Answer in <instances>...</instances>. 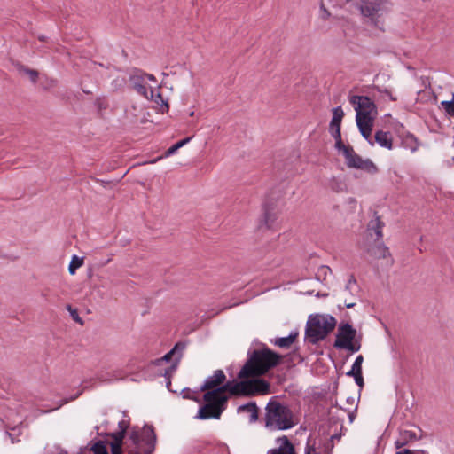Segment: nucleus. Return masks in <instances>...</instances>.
Here are the masks:
<instances>
[{
	"mask_svg": "<svg viewBox=\"0 0 454 454\" xmlns=\"http://www.w3.org/2000/svg\"><path fill=\"white\" fill-rule=\"evenodd\" d=\"M281 356L268 348L255 349L238 373L239 379L261 376L279 364Z\"/></svg>",
	"mask_w": 454,
	"mask_h": 454,
	"instance_id": "f257e3e1",
	"label": "nucleus"
},
{
	"mask_svg": "<svg viewBox=\"0 0 454 454\" xmlns=\"http://www.w3.org/2000/svg\"><path fill=\"white\" fill-rule=\"evenodd\" d=\"M265 427L272 431L287 430L294 427V413L287 405L273 396L265 407Z\"/></svg>",
	"mask_w": 454,
	"mask_h": 454,
	"instance_id": "f03ea898",
	"label": "nucleus"
},
{
	"mask_svg": "<svg viewBox=\"0 0 454 454\" xmlns=\"http://www.w3.org/2000/svg\"><path fill=\"white\" fill-rule=\"evenodd\" d=\"M156 444V434L152 426H145L141 432L133 428L124 442L129 454H153Z\"/></svg>",
	"mask_w": 454,
	"mask_h": 454,
	"instance_id": "7ed1b4c3",
	"label": "nucleus"
},
{
	"mask_svg": "<svg viewBox=\"0 0 454 454\" xmlns=\"http://www.w3.org/2000/svg\"><path fill=\"white\" fill-rule=\"evenodd\" d=\"M203 398L206 403L200 408L195 418L198 419H219L227 406L228 396L225 395V387L222 386L215 390L207 391Z\"/></svg>",
	"mask_w": 454,
	"mask_h": 454,
	"instance_id": "20e7f679",
	"label": "nucleus"
},
{
	"mask_svg": "<svg viewBox=\"0 0 454 454\" xmlns=\"http://www.w3.org/2000/svg\"><path fill=\"white\" fill-rule=\"evenodd\" d=\"M222 386L225 387V392L228 391L232 395L254 396L270 393V384L262 379L228 381Z\"/></svg>",
	"mask_w": 454,
	"mask_h": 454,
	"instance_id": "39448f33",
	"label": "nucleus"
},
{
	"mask_svg": "<svg viewBox=\"0 0 454 454\" xmlns=\"http://www.w3.org/2000/svg\"><path fill=\"white\" fill-rule=\"evenodd\" d=\"M335 148L345 157L348 168L361 169L369 174H376L378 172L377 166L370 159L364 160L356 153L352 146L345 145L341 142L340 145H335Z\"/></svg>",
	"mask_w": 454,
	"mask_h": 454,
	"instance_id": "423d86ee",
	"label": "nucleus"
},
{
	"mask_svg": "<svg viewBox=\"0 0 454 454\" xmlns=\"http://www.w3.org/2000/svg\"><path fill=\"white\" fill-rule=\"evenodd\" d=\"M333 346L352 353L359 351L361 343L356 339V330L348 323H340L338 326Z\"/></svg>",
	"mask_w": 454,
	"mask_h": 454,
	"instance_id": "0eeeda50",
	"label": "nucleus"
},
{
	"mask_svg": "<svg viewBox=\"0 0 454 454\" xmlns=\"http://www.w3.org/2000/svg\"><path fill=\"white\" fill-rule=\"evenodd\" d=\"M359 10L371 24L383 29V23L380 22V17L387 11V0H361Z\"/></svg>",
	"mask_w": 454,
	"mask_h": 454,
	"instance_id": "6e6552de",
	"label": "nucleus"
},
{
	"mask_svg": "<svg viewBox=\"0 0 454 454\" xmlns=\"http://www.w3.org/2000/svg\"><path fill=\"white\" fill-rule=\"evenodd\" d=\"M349 102L354 106L356 114L375 115L377 114L374 102L366 96H351Z\"/></svg>",
	"mask_w": 454,
	"mask_h": 454,
	"instance_id": "1a4fd4ad",
	"label": "nucleus"
},
{
	"mask_svg": "<svg viewBox=\"0 0 454 454\" xmlns=\"http://www.w3.org/2000/svg\"><path fill=\"white\" fill-rule=\"evenodd\" d=\"M305 335L308 341L312 344L323 340L327 336L320 324L314 320V317H310L307 323Z\"/></svg>",
	"mask_w": 454,
	"mask_h": 454,
	"instance_id": "9d476101",
	"label": "nucleus"
},
{
	"mask_svg": "<svg viewBox=\"0 0 454 454\" xmlns=\"http://www.w3.org/2000/svg\"><path fill=\"white\" fill-rule=\"evenodd\" d=\"M343 116L344 112L341 106H337L333 109V118L330 122L329 129L333 137L335 140V145H340V143L342 142L340 134V124Z\"/></svg>",
	"mask_w": 454,
	"mask_h": 454,
	"instance_id": "9b49d317",
	"label": "nucleus"
},
{
	"mask_svg": "<svg viewBox=\"0 0 454 454\" xmlns=\"http://www.w3.org/2000/svg\"><path fill=\"white\" fill-rule=\"evenodd\" d=\"M129 82L133 89L141 96L149 98V90L145 83V73L136 69L129 76Z\"/></svg>",
	"mask_w": 454,
	"mask_h": 454,
	"instance_id": "f8f14e48",
	"label": "nucleus"
},
{
	"mask_svg": "<svg viewBox=\"0 0 454 454\" xmlns=\"http://www.w3.org/2000/svg\"><path fill=\"white\" fill-rule=\"evenodd\" d=\"M374 115H365L359 114L356 115V125L359 129L361 135L368 140L371 145L373 143L371 141V134L372 130Z\"/></svg>",
	"mask_w": 454,
	"mask_h": 454,
	"instance_id": "ddd939ff",
	"label": "nucleus"
},
{
	"mask_svg": "<svg viewBox=\"0 0 454 454\" xmlns=\"http://www.w3.org/2000/svg\"><path fill=\"white\" fill-rule=\"evenodd\" d=\"M367 248V253L375 259H387V263L392 265L394 260L391 256L388 247L381 241Z\"/></svg>",
	"mask_w": 454,
	"mask_h": 454,
	"instance_id": "4468645a",
	"label": "nucleus"
},
{
	"mask_svg": "<svg viewBox=\"0 0 454 454\" xmlns=\"http://www.w3.org/2000/svg\"><path fill=\"white\" fill-rule=\"evenodd\" d=\"M184 348H185V344L182 343V342H178L174 346V348L169 352H168L166 355H164L162 356V358L159 361V362H161V361L168 362L171 360V358L173 356H176L175 364H172L168 370H166L165 374H164L165 376H168L171 372L176 370V364L180 361V359L182 357V353L184 350Z\"/></svg>",
	"mask_w": 454,
	"mask_h": 454,
	"instance_id": "2eb2a0df",
	"label": "nucleus"
},
{
	"mask_svg": "<svg viewBox=\"0 0 454 454\" xmlns=\"http://www.w3.org/2000/svg\"><path fill=\"white\" fill-rule=\"evenodd\" d=\"M226 376L222 370H216L214 374L207 377L204 381V384L200 387V390L211 391L218 387H221L222 384L225 381Z\"/></svg>",
	"mask_w": 454,
	"mask_h": 454,
	"instance_id": "dca6fc26",
	"label": "nucleus"
},
{
	"mask_svg": "<svg viewBox=\"0 0 454 454\" xmlns=\"http://www.w3.org/2000/svg\"><path fill=\"white\" fill-rule=\"evenodd\" d=\"M385 223L376 215L367 225V234L371 238H374L375 241H380L383 238V228Z\"/></svg>",
	"mask_w": 454,
	"mask_h": 454,
	"instance_id": "f3484780",
	"label": "nucleus"
},
{
	"mask_svg": "<svg viewBox=\"0 0 454 454\" xmlns=\"http://www.w3.org/2000/svg\"><path fill=\"white\" fill-rule=\"evenodd\" d=\"M276 442L278 446L269 450L267 454H296L294 446L286 436L278 437Z\"/></svg>",
	"mask_w": 454,
	"mask_h": 454,
	"instance_id": "a211bd4d",
	"label": "nucleus"
},
{
	"mask_svg": "<svg viewBox=\"0 0 454 454\" xmlns=\"http://www.w3.org/2000/svg\"><path fill=\"white\" fill-rule=\"evenodd\" d=\"M421 436L418 435L415 430L402 429L395 445L397 449H400L407 445L409 442L419 440Z\"/></svg>",
	"mask_w": 454,
	"mask_h": 454,
	"instance_id": "6ab92c4d",
	"label": "nucleus"
},
{
	"mask_svg": "<svg viewBox=\"0 0 454 454\" xmlns=\"http://www.w3.org/2000/svg\"><path fill=\"white\" fill-rule=\"evenodd\" d=\"M314 320L320 324L321 328L325 331L326 335L331 333L335 325L336 319L329 315H316Z\"/></svg>",
	"mask_w": 454,
	"mask_h": 454,
	"instance_id": "aec40b11",
	"label": "nucleus"
},
{
	"mask_svg": "<svg viewBox=\"0 0 454 454\" xmlns=\"http://www.w3.org/2000/svg\"><path fill=\"white\" fill-rule=\"evenodd\" d=\"M238 412L248 414L250 423H254L258 419V408L254 402L239 405L238 407Z\"/></svg>",
	"mask_w": 454,
	"mask_h": 454,
	"instance_id": "412c9836",
	"label": "nucleus"
},
{
	"mask_svg": "<svg viewBox=\"0 0 454 454\" xmlns=\"http://www.w3.org/2000/svg\"><path fill=\"white\" fill-rule=\"evenodd\" d=\"M375 141L381 146L387 149H392L393 139L389 132L379 130L375 133Z\"/></svg>",
	"mask_w": 454,
	"mask_h": 454,
	"instance_id": "4be33fe9",
	"label": "nucleus"
},
{
	"mask_svg": "<svg viewBox=\"0 0 454 454\" xmlns=\"http://www.w3.org/2000/svg\"><path fill=\"white\" fill-rule=\"evenodd\" d=\"M298 337V332H291L286 337L276 338L272 343L279 348H289L295 341Z\"/></svg>",
	"mask_w": 454,
	"mask_h": 454,
	"instance_id": "5701e85b",
	"label": "nucleus"
},
{
	"mask_svg": "<svg viewBox=\"0 0 454 454\" xmlns=\"http://www.w3.org/2000/svg\"><path fill=\"white\" fill-rule=\"evenodd\" d=\"M403 142L404 146L412 153L416 152L419 145L418 139L411 134L405 136Z\"/></svg>",
	"mask_w": 454,
	"mask_h": 454,
	"instance_id": "b1692460",
	"label": "nucleus"
},
{
	"mask_svg": "<svg viewBox=\"0 0 454 454\" xmlns=\"http://www.w3.org/2000/svg\"><path fill=\"white\" fill-rule=\"evenodd\" d=\"M148 99L155 102L157 105L160 106H165L167 110L168 109V105L164 101L161 94L158 90L150 89Z\"/></svg>",
	"mask_w": 454,
	"mask_h": 454,
	"instance_id": "393cba45",
	"label": "nucleus"
},
{
	"mask_svg": "<svg viewBox=\"0 0 454 454\" xmlns=\"http://www.w3.org/2000/svg\"><path fill=\"white\" fill-rule=\"evenodd\" d=\"M83 264V257H78L77 255H74L71 259V262L68 266V271L71 275H74L76 270L82 267Z\"/></svg>",
	"mask_w": 454,
	"mask_h": 454,
	"instance_id": "a878e982",
	"label": "nucleus"
},
{
	"mask_svg": "<svg viewBox=\"0 0 454 454\" xmlns=\"http://www.w3.org/2000/svg\"><path fill=\"white\" fill-rule=\"evenodd\" d=\"M363 361H364V358H363V356L359 355L353 365H352V368L349 372H347V375L348 376H353L355 374H357V373H361L362 372V364H363Z\"/></svg>",
	"mask_w": 454,
	"mask_h": 454,
	"instance_id": "bb28decb",
	"label": "nucleus"
},
{
	"mask_svg": "<svg viewBox=\"0 0 454 454\" xmlns=\"http://www.w3.org/2000/svg\"><path fill=\"white\" fill-rule=\"evenodd\" d=\"M276 219L277 215L275 212L270 211L268 209L265 210L263 215V222L268 227H270L274 223Z\"/></svg>",
	"mask_w": 454,
	"mask_h": 454,
	"instance_id": "cd10ccee",
	"label": "nucleus"
},
{
	"mask_svg": "<svg viewBox=\"0 0 454 454\" xmlns=\"http://www.w3.org/2000/svg\"><path fill=\"white\" fill-rule=\"evenodd\" d=\"M441 105L449 115L454 116V95L452 100L442 101Z\"/></svg>",
	"mask_w": 454,
	"mask_h": 454,
	"instance_id": "c85d7f7f",
	"label": "nucleus"
},
{
	"mask_svg": "<svg viewBox=\"0 0 454 454\" xmlns=\"http://www.w3.org/2000/svg\"><path fill=\"white\" fill-rule=\"evenodd\" d=\"M125 434L123 432L118 431L115 433H113L111 434V437L114 439V442H111V444H118L121 448L123 444V439H124Z\"/></svg>",
	"mask_w": 454,
	"mask_h": 454,
	"instance_id": "c756f323",
	"label": "nucleus"
},
{
	"mask_svg": "<svg viewBox=\"0 0 454 454\" xmlns=\"http://www.w3.org/2000/svg\"><path fill=\"white\" fill-rule=\"evenodd\" d=\"M92 451L94 454H108L106 446L102 442H98L92 447Z\"/></svg>",
	"mask_w": 454,
	"mask_h": 454,
	"instance_id": "7c9ffc66",
	"label": "nucleus"
},
{
	"mask_svg": "<svg viewBox=\"0 0 454 454\" xmlns=\"http://www.w3.org/2000/svg\"><path fill=\"white\" fill-rule=\"evenodd\" d=\"M304 454H319L315 446H314V443H311V440L310 439H308L307 441V444H306V447H305V452Z\"/></svg>",
	"mask_w": 454,
	"mask_h": 454,
	"instance_id": "2f4dec72",
	"label": "nucleus"
},
{
	"mask_svg": "<svg viewBox=\"0 0 454 454\" xmlns=\"http://www.w3.org/2000/svg\"><path fill=\"white\" fill-rule=\"evenodd\" d=\"M356 287V281L353 277H350L345 286V291L352 293Z\"/></svg>",
	"mask_w": 454,
	"mask_h": 454,
	"instance_id": "473e14b6",
	"label": "nucleus"
},
{
	"mask_svg": "<svg viewBox=\"0 0 454 454\" xmlns=\"http://www.w3.org/2000/svg\"><path fill=\"white\" fill-rule=\"evenodd\" d=\"M395 454H428L425 450H412L410 449H403V450L397 451Z\"/></svg>",
	"mask_w": 454,
	"mask_h": 454,
	"instance_id": "72a5a7b5",
	"label": "nucleus"
},
{
	"mask_svg": "<svg viewBox=\"0 0 454 454\" xmlns=\"http://www.w3.org/2000/svg\"><path fill=\"white\" fill-rule=\"evenodd\" d=\"M177 146L176 145H173L172 146H170L165 153L164 154L160 157L159 159H162L164 157H169L170 155L176 153V152L177 151Z\"/></svg>",
	"mask_w": 454,
	"mask_h": 454,
	"instance_id": "f704fd0d",
	"label": "nucleus"
},
{
	"mask_svg": "<svg viewBox=\"0 0 454 454\" xmlns=\"http://www.w3.org/2000/svg\"><path fill=\"white\" fill-rule=\"evenodd\" d=\"M129 425V422L125 419L119 421V423H118V427L120 429L119 431L123 432V434H126Z\"/></svg>",
	"mask_w": 454,
	"mask_h": 454,
	"instance_id": "c9c22d12",
	"label": "nucleus"
},
{
	"mask_svg": "<svg viewBox=\"0 0 454 454\" xmlns=\"http://www.w3.org/2000/svg\"><path fill=\"white\" fill-rule=\"evenodd\" d=\"M26 73L29 75L32 82H35L38 77V73L35 70L26 69Z\"/></svg>",
	"mask_w": 454,
	"mask_h": 454,
	"instance_id": "e433bc0d",
	"label": "nucleus"
},
{
	"mask_svg": "<svg viewBox=\"0 0 454 454\" xmlns=\"http://www.w3.org/2000/svg\"><path fill=\"white\" fill-rule=\"evenodd\" d=\"M353 377H354L355 381L357 384V386L362 387L364 386V378H363L362 372L355 374V375H353Z\"/></svg>",
	"mask_w": 454,
	"mask_h": 454,
	"instance_id": "4c0bfd02",
	"label": "nucleus"
},
{
	"mask_svg": "<svg viewBox=\"0 0 454 454\" xmlns=\"http://www.w3.org/2000/svg\"><path fill=\"white\" fill-rule=\"evenodd\" d=\"M67 309L71 312V316L74 320H75L76 322H80V323L82 322L81 318L78 316L76 309H72L70 305L67 306Z\"/></svg>",
	"mask_w": 454,
	"mask_h": 454,
	"instance_id": "58836bf2",
	"label": "nucleus"
},
{
	"mask_svg": "<svg viewBox=\"0 0 454 454\" xmlns=\"http://www.w3.org/2000/svg\"><path fill=\"white\" fill-rule=\"evenodd\" d=\"M112 454H122V449L118 444H111Z\"/></svg>",
	"mask_w": 454,
	"mask_h": 454,
	"instance_id": "ea45409f",
	"label": "nucleus"
},
{
	"mask_svg": "<svg viewBox=\"0 0 454 454\" xmlns=\"http://www.w3.org/2000/svg\"><path fill=\"white\" fill-rule=\"evenodd\" d=\"M192 139V137H185L180 141H178L177 143H176L175 145L177 146V149H180L181 147H183L184 145H185L186 144H188L190 142V140Z\"/></svg>",
	"mask_w": 454,
	"mask_h": 454,
	"instance_id": "a19ab883",
	"label": "nucleus"
},
{
	"mask_svg": "<svg viewBox=\"0 0 454 454\" xmlns=\"http://www.w3.org/2000/svg\"><path fill=\"white\" fill-rule=\"evenodd\" d=\"M321 12H322V18L325 20L330 16V13L323 5L321 6Z\"/></svg>",
	"mask_w": 454,
	"mask_h": 454,
	"instance_id": "79ce46f5",
	"label": "nucleus"
},
{
	"mask_svg": "<svg viewBox=\"0 0 454 454\" xmlns=\"http://www.w3.org/2000/svg\"><path fill=\"white\" fill-rule=\"evenodd\" d=\"M344 302H345V306L348 309H351V308H353L356 305L355 301H348L347 299L344 300Z\"/></svg>",
	"mask_w": 454,
	"mask_h": 454,
	"instance_id": "37998d69",
	"label": "nucleus"
},
{
	"mask_svg": "<svg viewBox=\"0 0 454 454\" xmlns=\"http://www.w3.org/2000/svg\"><path fill=\"white\" fill-rule=\"evenodd\" d=\"M149 80L151 82H156V78L154 77V75L153 74H146L145 73V80Z\"/></svg>",
	"mask_w": 454,
	"mask_h": 454,
	"instance_id": "c03bdc74",
	"label": "nucleus"
},
{
	"mask_svg": "<svg viewBox=\"0 0 454 454\" xmlns=\"http://www.w3.org/2000/svg\"><path fill=\"white\" fill-rule=\"evenodd\" d=\"M67 401L65 400V401H61L57 406H55L54 408H51L50 409V411H55V410H58L59 408H60L63 404L67 403Z\"/></svg>",
	"mask_w": 454,
	"mask_h": 454,
	"instance_id": "a18cd8bd",
	"label": "nucleus"
},
{
	"mask_svg": "<svg viewBox=\"0 0 454 454\" xmlns=\"http://www.w3.org/2000/svg\"><path fill=\"white\" fill-rule=\"evenodd\" d=\"M385 93L390 98L391 100H393V101L396 100V98L393 97V95L391 94V92L389 90H386Z\"/></svg>",
	"mask_w": 454,
	"mask_h": 454,
	"instance_id": "49530a36",
	"label": "nucleus"
},
{
	"mask_svg": "<svg viewBox=\"0 0 454 454\" xmlns=\"http://www.w3.org/2000/svg\"><path fill=\"white\" fill-rule=\"evenodd\" d=\"M321 270L324 271L325 274H326L327 271H331L330 268L326 266H323Z\"/></svg>",
	"mask_w": 454,
	"mask_h": 454,
	"instance_id": "de8ad7c7",
	"label": "nucleus"
},
{
	"mask_svg": "<svg viewBox=\"0 0 454 454\" xmlns=\"http://www.w3.org/2000/svg\"><path fill=\"white\" fill-rule=\"evenodd\" d=\"M184 398H191L190 396H187V395H184Z\"/></svg>",
	"mask_w": 454,
	"mask_h": 454,
	"instance_id": "09e8293b",
	"label": "nucleus"
},
{
	"mask_svg": "<svg viewBox=\"0 0 454 454\" xmlns=\"http://www.w3.org/2000/svg\"><path fill=\"white\" fill-rule=\"evenodd\" d=\"M338 438L337 435H333L332 439Z\"/></svg>",
	"mask_w": 454,
	"mask_h": 454,
	"instance_id": "8fccbe9b",
	"label": "nucleus"
},
{
	"mask_svg": "<svg viewBox=\"0 0 454 454\" xmlns=\"http://www.w3.org/2000/svg\"><path fill=\"white\" fill-rule=\"evenodd\" d=\"M452 160L454 161V157L452 158Z\"/></svg>",
	"mask_w": 454,
	"mask_h": 454,
	"instance_id": "3c124183",
	"label": "nucleus"
}]
</instances>
